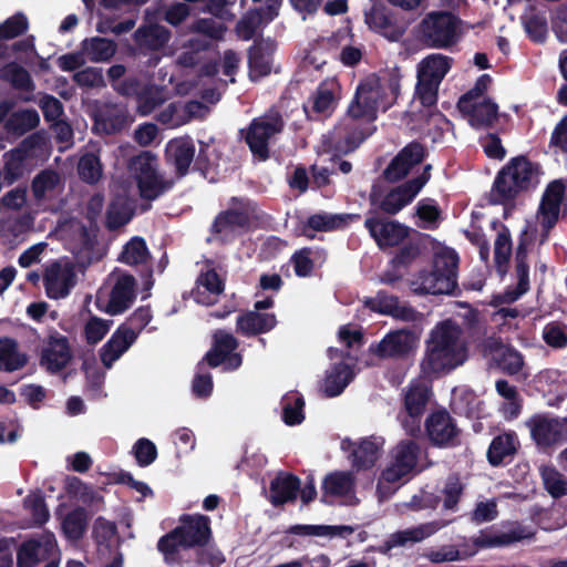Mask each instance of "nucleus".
<instances>
[{"instance_id":"40","label":"nucleus","mask_w":567,"mask_h":567,"mask_svg":"<svg viewBox=\"0 0 567 567\" xmlns=\"http://www.w3.org/2000/svg\"><path fill=\"white\" fill-rule=\"evenodd\" d=\"M300 482L296 476L278 475L270 485V502L280 505L296 498Z\"/></svg>"},{"instance_id":"38","label":"nucleus","mask_w":567,"mask_h":567,"mask_svg":"<svg viewBox=\"0 0 567 567\" xmlns=\"http://www.w3.org/2000/svg\"><path fill=\"white\" fill-rule=\"evenodd\" d=\"M354 374L350 365L340 363L332 365L326 374L322 389L328 396L339 395L352 381Z\"/></svg>"},{"instance_id":"46","label":"nucleus","mask_w":567,"mask_h":567,"mask_svg":"<svg viewBox=\"0 0 567 567\" xmlns=\"http://www.w3.org/2000/svg\"><path fill=\"white\" fill-rule=\"evenodd\" d=\"M338 84L334 81L322 83L313 99V111L328 116L332 113L337 103Z\"/></svg>"},{"instance_id":"18","label":"nucleus","mask_w":567,"mask_h":567,"mask_svg":"<svg viewBox=\"0 0 567 567\" xmlns=\"http://www.w3.org/2000/svg\"><path fill=\"white\" fill-rule=\"evenodd\" d=\"M252 210L248 202L234 198L231 205L214 223V231L220 239L228 240L240 234L248 225Z\"/></svg>"},{"instance_id":"7","label":"nucleus","mask_w":567,"mask_h":567,"mask_svg":"<svg viewBox=\"0 0 567 567\" xmlns=\"http://www.w3.org/2000/svg\"><path fill=\"white\" fill-rule=\"evenodd\" d=\"M452 66V59L433 53L425 56L417 64V84L414 99L424 106H431L436 102L437 89L442 80Z\"/></svg>"},{"instance_id":"51","label":"nucleus","mask_w":567,"mask_h":567,"mask_svg":"<svg viewBox=\"0 0 567 567\" xmlns=\"http://www.w3.org/2000/svg\"><path fill=\"white\" fill-rule=\"evenodd\" d=\"M78 173L81 179L94 184L102 177L103 168L100 157L95 153L83 154L78 164Z\"/></svg>"},{"instance_id":"23","label":"nucleus","mask_w":567,"mask_h":567,"mask_svg":"<svg viewBox=\"0 0 567 567\" xmlns=\"http://www.w3.org/2000/svg\"><path fill=\"white\" fill-rule=\"evenodd\" d=\"M47 295L51 299L65 298L75 286V272L69 262H54L44 275Z\"/></svg>"},{"instance_id":"12","label":"nucleus","mask_w":567,"mask_h":567,"mask_svg":"<svg viewBox=\"0 0 567 567\" xmlns=\"http://www.w3.org/2000/svg\"><path fill=\"white\" fill-rule=\"evenodd\" d=\"M430 400V389L423 381L411 383L404 394V410L400 420L405 432L415 436L421 431V419Z\"/></svg>"},{"instance_id":"56","label":"nucleus","mask_w":567,"mask_h":567,"mask_svg":"<svg viewBox=\"0 0 567 567\" xmlns=\"http://www.w3.org/2000/svg\"><path fill=\"white\" fill-rule=\"evenodd\" d=\"M86 527V515L83 509H74L69 513L62 523L64 534L70 539H79Z\"/></svg>"},{"instance_id":"24","label":"nucleus","mask_w":567,"mask_h":567,"mask_svg":"<svg viewBox=\"0 0 567 567\" xmlns=\"http://www.w3.org/2000/svg\"><path fill=\"white\" fill-rule=\"evenodd\" d=\"M364 225L381 248L401 244L409 234L405 226L385 218L369 217Z\"/></svg>"},{"instance_id":"11","label":"nucleus","mask_w":567,"mask_h":567,"mask_svg":"<svg viewBox=\"0 0 567 567\" xmlns=\"http://www.w3.org/2000/svg\"><path fill=\"white\" fill-rule=\"evenodd\" d=\"M431 169V164L424 165L423 171L419 176L391 189L383 198H379L375 193H372V203L378 205L383 212L388 214H396L403 207L412 203V200L430 181Z\"/></svg>"},{"instance_id":"60","label":"nucleus","mask_w":567,"mask_h":567,"mask_svg":"<svg viewBox=\"0 0 567 567\" xmlns=\"http://www.w3.org/2000/svg\"><path fill=\"white\" fill-rule=\"evenodd\" d=\"M440 501L441 497L426 486L417 491L405 505L412 511L435 509Z\"/></svg>"},{"instance_id":"20","label":"nucleus","mask_w":567,"mask_h":567,"mask_svg":"<svg viewBox=\"0 0 567 567\" xmlns=\"http://www.w3.org/2000/svg\"><path fill=\"white\" fill-rule=\"evenodd\" d=\"M426 152L422 144L413 142L404 146L384 169V178L396 182L408 176L425 158Z\"/></svg>"},{"instance_id":"14","label":"nucleus","mask_w":567,"mask_h":567,"mask_svg":"<svg viewBox=\"0 0 567 567\" xmlns=\"http://www.w3.org/2000/svg\"><path fill=\"white\" fill-rule=\"evenodd\" d=\"M457 106L468 124L477 130L492 127L498 118V106L488 96L465 94Z\"/></svg>"},{"instance_id":"3","label":"nucleus","mask_w":567,"mask_h":567,"mask_svg":"<svg viewBox=\"0 0 567 567\" xmlns=\"http://www.w3.org/2000/svg\"><path fill=\"white\" fill-rule=\"evenodd\" d=\"M538 167L524 156L513 158L496 176L492 199L504 204L538 183Z\"/></svg>"},{"instance_id":"58","label":"nucleus","mask_w":567,"mask_h":567,"mask_svg":"<svg viewBox=\"0 0 567 567\" xmlns=\"http://www.w3.org/2000/svg\"><path fill=\"white\" fill-rule=\"evenodd\" d=\"M112 321L92 316L84 324V337L87 343H99L111 328Z\"/></svg>"},{"instance_id":"54","label":"nucleus","mask_w":567,"mask_h":567,"mask_svg":"<svg viewBox=\"0 0 567 567\" xmlns=\"http://www.w3.org/2000/svg\"><path fill=\"white\" fill-rule=\"evenodd\" d=\"M284 421L288 425H296L303 421V399L297 393L286 395L282 401Z\"/></svg>"},{"instance_id":"43","label":"nucleus","mask_w":567,"mask_h":567,"mask_svg":"<svg viewBox=\"0 0 567 567\" xmlns=\"http://www.w3.org/2000/svg\"><path fill=\"white\" fill-rule=\"evenodd\" d=\"M357 219H359V215L320 213L312 215L308 219V225L313 230L330 231L343 228L344 226Z\"/></svg>"},{"instance_id":"57","label":"nucleus","mask_w":567,"mask_h":567,"mask_svg":"<svg viewBox=\"0 0 567 567\" xmlns=\"http://www.w3.org/2000/svg\"><path fill=\"white\" fill-rule=\"evenodd\" d=\"M1 78L17 89L31 90L33 86L29 73L17 63L7 64L1 70Z\"/></svg>"},{"instance_id":"6","label":"nucleus","mask_w":567,"mask_h":567,"mask_svg":"<svg viewBox=\"0 0 567 567\" xmlns=\"http://www.w3.org/2000/svg\"><path fill=\"white\" fill-rule=\"evenodd\" d=\"M135 280L126 274L114 272L97 290L95 303L99 310L115 316L128 309L135 298Z\"/></svg>"},{"instance_id":"9","label":"nucleus","mask_w":567,"mask_h":567,"mask_svg":"<svg viewBox=\"0 0 567 567\" xmlns=\"http://www.w3.org/2000/svg\"><path fill=\"white\" fill-rule=\"evenodd\" d=\"M132 172L137 182L141 197L155 199L172 187L157 172V158L150 152H143L132 162Z\"/></svg>"},{"instance_id":"31","label":"nucleus","mask_w":567,"mask_h":567,"mask_svg":"<svg viewBox=\"0 0 567 567\" xmlns=\"http://www.w3.org/2000/svg\"><path fill=\"white\" fill-rule=\"evenodd\" d=\"M224 291V282L214 269L202 272L193 289V297L197 303L209 306L217 301Z\"/></svg>"},{"instance_id":"13","label":"nucleus","mask_w":567,"mask_h":567,"mask_svg":"<svg viewBox=\"0 0 567 567\" xmlns=\"http://www.w3.org/2000/svg\"><path fill=\"white\" fill-rule=\"evenodd\" d=\"M282 126L284 122L277 112L255 118L246 134V142L252 154L261 161L266 159L269 142L282 130Z\"/></svg>"},{"instance_id":"30","label":"nucleus","mask_w":567,"mask_h":567,"mask_svg":"<svg viewBox=\"0 0 567 567\" xmlns=\"http://www.w3.org/2000/svg\"><path fill=\"white\" fill-rule=\"evenodd\" d=\"M276 44L271 40L255 43L249 50V76L256 81L270 73Z\"/></svg>"},{"instance_id":"17","label":"nucleus","mask_w":567,"mask_h":567,"mask_svg":"<svg viewBox=\"0 0 567 567\" xmlns=\"http://www.w3.org/2000/svg\"><path fill=\"white\" fill-rule=\"evenodd\" d=\"M52 558H59L55 537L52 533L44 532L21 546L18 553V566L37 567Z\"/></svg>"},{"instance_id":"55","label":"nucleus","mask_w":567,"mask_h":567,"mask_svg":"<svg viewBox=\"0 0 567 567\" xmlns=\"http://www.w3.org/2000/svg\"><path fill=\"white\" fill-rule=\"evenodd\" d=\"M148 250L142 238L135 237L130 240L121 254V260L127 265H138L146 261Z\"/></svg>"},{"instance_id":"49","label":"nucleus","mask_w":567,"mask_h":567,"mask_svg":"<svg viewBox=\"0 0 567 567\" xmlns=\"http://www.w3.org/2000/svg\"><path fill=\"white\" fill-rule=\"evenodd\" d=\"M464 485L456 475H451L444 482L441 494L443 499V509L445 512H456L457 504L463 495Z\"/></svg>"},{"instance_id":"22","label":"nucleus","mask_w":567,"mask_h":567,"mask_svg":"<svg viewBox=\"0 0 567 567\" xmlns=\"http://www.w3.org/2000/svg\"><path fill=\"white\" fill-rule=\"evenodd\" d=\"M450 524V520H433L420 524L417 526L406 528L391 534L383 543L381 550L390 551L394 547L408 546L424 540L434 535L440 529Z\"/></svg>"},{"instance_id":"32","label":"nucleus","mask_w":567,"mask_h":567,"mask_svg":"<svg viewBox=\"0 0 567 567\" xmlns=\"http://www.w3.org/2000/svg\"><path fill=\"white\" fill-rule=\"evenodd\" d=\"M365 306L372 311L405 321L414 320L416 317L412 308L401 303L396 297L384 292H379L374 298L367 299Z\"/></svg>"},{"instance_id":"25","label":"nucleus","mask_w":567,"mask_h":567,"mask_svg":"<svg viewBox=\"0 0 567 567\" xmlns=\"http://www.w3.org/2000/svg\"><path fill=\"white\" fill-rule=\"evenodd\" d=\"M237 348V341L233 334L225 331H217L214 334V347L207 352L205 359L210 367L225 363L227 370H235L241 364V357L233 353Z\"/></svg>"},{"instance_id":"4","label":"nucleus","mask_w":567,"mask_h":567,"mask_svg":"<svg viewBox=\"0 0 567 567\" xmlns=\"http://www.w3.org/2000/svg\"><path fill=\"white\" fill-rule=\"evenodd\" d=\"M457 260L453 250L436 252L431 269L421 271L411 280V289L419 295L452 293L456 287Z\"/></svg>"},{"instance_id":"35","label":"nucleus","mask_w":567,"mask_h":567,"mask_svg":"<svg viewBox=\"0 0 567 567\" xmlns=\"http://www.w3.org/2000/svg\"><path fill=\"white\" fill-rule=\"evenodd\" d=\"M415 337L406 330H398L388 333L378 344V353L381 357H401L409 353L415 347Z\"/></svg>"},{"instance_id":"34","label":"nucleus","mask_w":567,"mask_h":567,"mask_svg":"<svg viewBox=\"0 0 567 567\" xmlns=\"http://www.w3.org/2000/svg\"><path fill=\"white\" fill-rule=\"evenodd\" d=\"M533 532L520 525H513L508 530L482 533L475 538L481 547H502L529 538Z\"/></svg>"},{"instance_id":"45","label":"nucleus","mask_w":567,"mask_h":567,"mask_svg":"<svg viewBox=\"0 0 567 567\" xmlns=\"http://www.w3.org/2000/svg\"><path fill=\"white\" fill-rule=\"evenodd\" d=\"M544 488L554 498L567 495V477L554 466L544 465L539 468Z\"/></svg>"},{"instance_id":"26","label":"nucleus","mask_w":567,"mask_h":567,"mask_svg":"<svg viewBox=\"0 0 567 567\" xmlns=\"http://www.w3.org/2000/svg\"><path fill=\"white\" fill-rule=\"evenodd\" d=\"M565 193V186L559 181L551 182L543 196L537 220L540 224L545 236L548 230L556 224L559 215L560 203Z\"/></svg>"},{"instance_id":"44","label":"nucleus","mask_w":567,"mask_h":567,"mask_svg":"<svg viewBox=\"0 0 567 567\" xmlns=\"http://www.w3.org/2000/svg\"><path fill=\"white\" fill-rule=\"evenodd\" d=\"M82 51L90 61L104 62L114 55L116 45L104 38H92L83 41Z\"/></svg>"},{"instance_id":"47","label":"nucleus","mask_w":567,"mask_h":567,"mask_svg":"<svg viewBox=\"0 0 567 567\" xmlns=\"http://www.w3.org/2000/svg\"><path fill=\"white\" fill-rule=\"evenodd\" d=\"M25 358L17 349V343L9 339H0V369L14 371L23 367Z\"/></svg>"},{"instance_id":"29","label":"nucleus","mask_w":567,"mask_h":567,"mask_svg":"<svg viewBox=\"0 0 567 567\" xmlns=\"http://www.w3.org/2000/svg\"><path fill=\"white\" fill-rule=\"evenodd\" d=\"M323 497L340 498V502L346 505L355 504L353 475L349 472L329 474L323 481Z\"/></svg>"},{"instance_id":"33","label":"nucleus","mask_w":567,"mask_h":567,"mask_svg":"<svg viewBox=\"0 0 567 567\" xmlns=\"http://www.w3.org/2000/svg\"><path fill=\"white\" fill-rule=\"evenodd\" d=\"M71 358L68 340L64 337H51L42 351L41 364L49 371L63 369Z\"/></svg>"},{"instance_id":"48","label":"nucleus","mask_w":567,"mask_h":567,"mask_svg":"<svg viewBox=\"0 0 567 567\" xmlns=\"http://www.w3.org/2000/svg\"><path fill=\"white\" fill-rule=\"evenodd\" d=\"M40 122L39 114L33 109L14 112L7 122V128L16 134H23L34 128Z\"/></svg>"},{"instance_id":"16","label":"nucleus","mask_w":567,"mask_h":567,"mask_svg":"<svg viewBox=\"0 0 567 567\" xmlns=\"http://www.w3.org/2000/svg\"><path fill=\"white\" fill-rule=\"evenodd\" d=\"M430 442L437 447H452L460 443L461 430L445 410L431 413L425 420Z\"/></svg>"},{"instance_id":"50","label":"nucleus","mask_w":567,"mask_h":567,"mask_svg":"<svg viewBox=\"0 0 567 567\" xmlns=\"http://www.w3.org/2000/svg\"><path fill=\"white\" fill-rule=\"evenodd\" d=\"M59 175L51 171L39 174L32 184V190L37 199L53 197L59 189Z\"/></svg>"},{"instance_id":"61","label":"nucleus","mask_w":567,"mask_h":567,"mask_svg":"<svg viewBox=\"0 0 567 567\" xmlns=\"http://www.w3.org/2000/svg\"><path fill=\"white\" fill-rule=\"evenodd\" d=\"M320 251H313L310 248L301 249L293 256L295 271L298 276H308L313 267V264L321 258Z\"/></svg>"},{"instance_id":"10","label":"nucleus","mask_w":567,"mask_h":567,"mask_svg":"<svg viewBox=\"0 0 567 567\" xmlns=\"http://www.w3.org/2000/svg\"><path fill=\"white\" fill-rule=\"evenodd\" d=\"M458 23L452 13H429L421 23L422 38L430 47L447 48L458 39Z\"/></svg>"},{"instance_id":"27","label":"nucleus","mask_w":567,"mask_h":567,"mask_svg":"<svg viewBox=\"0 0 567 567\" xmlns=\"http://www.w3.org/2000/svg\"><path fill=\"white\" fill-rule=\"evenodd\" d=\"M131 122L128 111L122 104H103L94 115V128L105 134L116 133Z\"/></svg>"},{"instance_id":"15","label":"nucleus","mask_w":567,"mask_h":567,"mask_svg":"<svg viewBox=\"0 0 567 567\" xmlns=\"http://www.w3.org/2000/svg\"><path fill=\"white\" fill-rule=\"evenodd\" d=\"M357 91L362 99L370 100L380 111L392 105L399 92V80L391 75H369L358 86Z\"/></svg>"},{"instance_id":"53","label":"nucleus","mask_w":567,"mask_h":567,"mask_svg":"<svg viewBox=\"0 0 567 567\" xmlns=\"http://www.w3.org/2000/svg\"><path fill=\"white\" fill-rule=\"evenodd\" d=\"M167 100L163 89L150 86L137 96V110L142 115H148L154 109Z\"/></svg>"},{"instance_id":"59","label":"nucleus","mask_w":567,"mask_h":567,"mask_svg":"<svg viewBox=\"0 0 567 567\" xmlns=\"http://www.w3.org/2000/svg\"><path fill=\"white\" fill-rule=\"evenodd\" d=\"M182 47L185 51L178 56L177 62L184 66H192L197 62L196 54L207 49L208 42L199 35H193L188 40L183 41Z\"/></svg>"},{"instance_id":"19","label":"nucleus","mask_w":567,"mask_h":567,"mask_svg":"<svg viewBox=\"0 0 567 567\" xmlns=\"http://www.w3.org/2000/svg\"><path fill=\"white\" fill-rule=\"evenodd\" d=\"M533 440L537 445L549 446L565 440L567 420L536 414L526 422Z\"/></svg>"},{"instance_id":"52","label":"nucleus","mask_w":567,"mask_h":567,"mask_svg":"<svg viewBox=\"0 0 567 567\" xmlns=\"http://www.w3.org/2000/svg\"><path fill=\"white\" fill-rule=\"evenodd\" d=\"M24 159H25V150L24 147H19L12 150L10 153L6 155V164L3 168L4 181L8 184L14 183L19 179L24 173Z\"/></svg>"},{"instance_id":"41","label":"nucleus","mask_w":567,"mask_h":567,"mask_svg":"<svg viewBox=\"0 0 567 567\" xmlns=\"http://www.w3.org/2000/svg\"><path fill=\"white\" fill-rule=\"evenodd\" d=\"M276 324V318L271 313L250 311L237 319V329L244 334H257L267 332Z\"/></svg>"},{"instance_id":"21","label":"nucleus","mask_w":567,"mask_h":567,"mask_svg":"<svg viewBox=\"0 0 567 567\" xmlns=\"http://www.w3.org/2000/svg\"><path fill=\"white\" fill-rule=\"evenodd\" d=\"M383 445L384 440L380 436L365 437L358 443H353L350 440L341 442V449L351 452V462L357 470L372 467L380 457Z\"/></svg>"},{"instance_id":"36","label":"nucleus","mask_w":567,"mask_h":567,"mask_svg":"<svg viewBox=\"0 0 567 567\" xmlns=\"http://www.w3.org/2000/svg\"><path fill=\"white\" fill-rule=\"evenodd\" d=\"M166 155L179 175H185L195 155V146L189 137L172 140L166 145Z\"/></svg>"},{"instance_id":"63","label":"nucleus","mask_w":567,"mask_h":567,"mask_svg":"<svg viewBox=\"0 0 567 567\" xmlns=\"http://www.w3.org/2000/svg\"><path fill=\"white\" fill-rule=\"evenodd\" d=\"M24 507L32 515L37 524H43L49 518V511L44 504L43 497L39 493H32L24 499Z\"/></svg>"},{"instance_id":"64","label":"nucleus","mask_w":567,"mask_h":567,"mask_svg":"<svg viewBox=\"0 0 567 567\" xmlns=\"http://www.w3.org/2000/svg\"><path fill=\"white\" fill-rule=\"evenodd\" d=\"M512 254V240L508 229L502 228L494 243L495 261L498 267L506 264Z\"/></svg>"},{"instance_id":"37","label":"nucleus","mask_w":567,"mask_h":567,"mask_svg":"<svg viewBox=\"0 0 567 567\" xmlns=\"http://www.w3.org/2000/svg\"><path fill=\"white\" fill-rule=\"evenodd\" d=\"M115 192L116 196L107 210V221L112 228L126 224L131 219L134 209V200L124 187H118Z\"/></svg>"},{"instance_id":"2","label":"nucleus","mask_w":567,"mask_h":567,"mask_svg":"<svg viewBox=\"0 0 567 567\" xmlns=\"http://www.w3.org/2000/svg\"><path fill=\"white\" fill-rule=\"evenodd\" d=\"M423 458L421 445L411 439L401 440L394 445L389 452V461L378 480L379 498L391 497L403 482L421 472L425 467Z\"/></svg>"},{"instance_id":"39","label":"nucleus","mask_w":567,"mask_h":567,"mask_svg":"<svg viewBox=\"0 0 567 567\" xmlns=\"http://www.w3.org/2000/svg\"><path fill=\"white\" fill-rule=\"evenodd\" d=\"M519 445L518 439L514 432H507L496 436L488 449V461L493 465L501 464L506 457L516 453Z\"/></svg>"},{"instance_id":"28","label":"nucleus","mask_w":567,"mask_h":567,"mask_svg":"<svg viewBox=\"0 0 567 567\" xmlns=\"http://www.w3.org/2000/svg\"><path fill=\"white\" fill-rule=\"evenodd\" d=\"M138 332L135 329L122 324L112 334L110 340L101 349V360L106 368H111L127 349L135 342Z\"/></svg>"},{"instance_id":"62","label":"nucleus","mask_w":567,"mask_h":567,"mask_svg":"<svg viewBox=\"0 0 567 567\" xmlns=\"http://www.w3.org/2000/svg\"><path fill=\"white\" fill-rule=\"evenodd\" d=\"M157 120L168 127H178L187 123V115H184L182 104L171 103L158 113Z\"/></svg>"},{"instance_id":"1","label":"nucleus","mask_w":567,"mask_h":567,"mask_svg":"<svg viewBox=\"0 0 567 567\" xmlns=\"http://www.w3.org/2000/svg\"><path fill=\"white\" fill-rule=\"evenodd\" d=\"M467 357V342L461 327L445 320L431 331L421 368L427 375L446 373L464 364Z\"/></svg>"},{"instance_id":"42","label":"nucleus","mask_w":567,"mask_h":567,"mask_svg":"<svg viewBox=\"0 0 567 567\" xmlns=\"http://www.w3.org/2000/svg\"><path fill=\"white\" fill-rule=\"evenodd\" d=\"M134 38L140 47L158 50L168 41L169 32L163 25L146 24L136 30Z\"/></svg>"},{"instance_id":"8","label":"nucleus","mask_w":567,"mask_h":567,"mask_svg":"<svg viewBox=\"0 0 567 567\" xmlns=\"http://www.w3.org/2000/svg\"><path fill=\"white\" fill-rule=\"evenodd\" d=\"M379 110L373 102L359 96L355 92L353 100L348 107V115L344 123V131H352L346 136L344 145H339L341 152L348 153L359 146V144L371 134V130L362 124H370L377 118Z\"/></svg>"},{"instance_id":"5","label":"nucleus","mask_w":567,"mask_h":567,"mask_svg":"<svg viewBox=\"0 0 567 567\" xmlns=\"http://www.w3.org/2000/svg\"><path fill=\"white\" fill-rule=\"evenodd\" d=\"M209 520L203 515L187 516L182 525L163 536L157 546L166 563H175L181 553L208 539Z\"/></svg>"}]
</instances>
